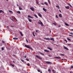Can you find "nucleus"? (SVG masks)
<instances>
[{
    "instance_id": "nucleus-50",
    "label": "nucleus",
    "mask_w": 73,
    "mask_h": 73,
    "mask_svg": "<svg viewBox=\"0 0 73 73\" xmlns=\"http://www.w3.org/2000/svg\"><path fill=\"white\" fill-rule=\"evenodd\" d=\"M71 68H73V66H71Z\"/></svg>"
},
{
    "instance_id": "nucleus-47",
    "label": "nucleus",
    "mask_w": 73,
    "mask_h": 73,
    "mask_svg": "<svg viewBox=\"0 0 73 73\" xmlns=\"http://www.w3.org/2000/svg\"><path fill=\"white\" fill-rule=\"evenodd\" d=\"M70 34H71V35H73V33H70Z\"/></svg>"
},
{
    "instance_id": "nucleus-55",
    "label": "nucleus",
    "mask_w": 73,
    "mask_h": 73,
    "mask_svg": "<svg viewBox=\"0 0 73 73\" xmlns=\"http://www.w3.org/2000/svg\"><path fill=\"white\" fill-rule=\"evenodd\" d=\"M14 19H15V20H17V19H16V18H15V17H14Z\"/></svg>"
},
{
    "instance_id": "nucleus-41",
    "label": "nucleus",
    "mask_w": 73,
    "mask_h": 73,
    "mask_svg": "<svg viewBox=\"0 0 73 73\" xmlns=\"http://www.w3.org/2000/svg\"><path fill=\"white\" fill-rule=\"evenodd\" d=\"M64 41H66V42H67V40L66 39L64 40Z\"/></svg>"
},
{
    "instance_id": "nucleus-56",
    "label": "nucleus",
    "mask_w": 73,
    "mask_h": 73,
    "mask_svg": "<svg viewBox=\"0 0 73 73\" xmlns=\"http://www.w3.org/2000/svg\"><path fill=\"white\" fill-rule=\"evenodd\" d=\"M14 19H15V20H17V19H16V18H15V17H14Z\"/></svg>"
},
{
    "instance_id": "nucleus-7",
    "label": "nucleus",
    "mask_w": 73,
    "mask_h": 73,
    "mask_svg": "<svg viewBox=\"0 0 73 73\" xmlns=\"http://www.w3.org/2000/svg\"><path fill=\"white\" fill-rule=\"evenodd\" d=\"M38 16L40 17H42V15H41V14L40 13H39L38 14Z\"/></svg>"
},
{
    "instance_id": "nucleus-20",
    "label": "nucleus",
    "mask_w": 73,
    "mask_h": 73,
    "mask_svg": "<svg viewBox=\"0 0 73 73\" xmlns=\"http://www.w3.org/2000/svg\"><path fill=\"white\" fill-rule=\"evenodd\" d=\"M34 15L35 17H36L37 19H38V17H37V16L35 14Z\"/></svg>"
},
{
    "instance_id": "nucleus-21",
    "label": "nucleus",
    "mask_w": 73,
    "mask_h": 73,
    "mask_svg": "<svg viewBox=\"0 0 73 73\" xmlns=\"http://www.w3.org/2000/svg\"><path fill=\"white\" fill-rule=\"evenodd\" d=\"M45 40H50V38H45Z\"/></svg>"
},
{
    "instance_id": "nucleus-18",
    "label": "nucleus",
    "mask_w": 73,
    "mask_h": 73,
    "mask_svg": "<svg viewBox=\"0 0 73 73\" xmlns=\"http://www.w3.org/2000/svg\"><path fill=\"white\" fill-rule=\"evenodd\" d=\"M50 40H52V41H54V38H51L50 39Z\"/></svg>"
},
{
    "instance_id": "nucleus-15",
    "label": "nucleus",
    "mask_w": 73,
    "mask_h": 73,
    "mask_svg": "<svg viewBox=\"0 0 73 73\" xmlns=\"http://www.w3.org/2000/svg\"><path fill=\"white\" fill-rule=\"evenodd\" d=\"M59 16L60 17H62V15L61 14H60L59 15Z\"/></svg>"
},
{
    "instance_id": "nucleus-6",
    "label": "nucleus",
    "mask_w": 73,
    "mask_h": 73,
    "mask_svg": "<svg viewBox=\"0 0 73 73\" xmlns=\"http://www.w3.org/2000/svg\"><path fill=\"white\" fill-rule=\"evenodd\" d=\"M44 51L45 52H47V53H49V51L46 50H45Z\"/></svg>"
},
{
    "instance_id": "nucleus-13",
    "label": "nucleus",
    "mask_w": 73,
    "mask_h": 73,
    "mask_svg": "<svg viewBox=\"0 0 73 73\" xmlns=\"http://www.w3.org/2000/svg\"><path fill=\"white\" fill-rule=\"evenodd\" d=\"M44 4H45V5H48V3H47V2H45L44 3Z\"/></svg>"
},
{
    "instance_id": "nucleus-42",
    "label": "nucleus",
    "mask_w": 73,
    "mask_h": 73,
    "mask_svg": "<svg viewBox=\"0 0 73 73\" xmlns=\"http://www.w3.org/2000/svg\"><path fill=\"white\" fill-rule=\"evenodd\" d=\"M68 46H70V45H71V44H68Z\"/></svg>"
},
{
    "instance_id": "nucleus-12",
    "label": "nucleus",
    "mask_w": 73,
    "mask_h": 73,
    "mask_svg": "<svg viewBox=\"0 0 73 73\" xmlns=\"http://www.w3.org/2000/svg\"><path fill=\"white\" fill-rule=\"evenodd\" d=\"M65 8L66 9H69V7L68 6H66L65 7Z\"/></svg>"
},
{
    "instance_id": "nucleus-32",
    "label": "nucleus",
    "mask_w": 73,
    "mask_h": 73,
    "mask_svg": "<svg viewBox=\"0 0 73 73\" xmlns=\"http://www.w3.org/2000/svg\"><path fill=\"white\" fill-rule=\"evenodd\" d=\"M52 24H54V25H56V24L54 23H53Z\"/></svg>"
},
{
    "instance_id": "nucleus-36",
    "label": "nucleus",
    "mask_w": 73,
    "mask_h": 73,
    "mask_svg": "<svg viewBox=\"0 0 73 73\" xmlns=\"http://www.w3.org/2000/svg\"><path fill=\"white\" fill-rule=\"evenodd\" d=\"M36 3H37V4H38V1H36Z\"/></svg>"
},
{
    "instance_id": "nucleus-58",
    "label": "nucleus",
    "mask_w": 73,
    "mask_h": 73,
    "mask_svg": "<svg viewBox=\"0 0 73 73\" xmlns=\"http://www.w3.org/2000/svg\"><path fill=\"white\" fill-rule=\"evenodd\" d=\"M33 35L34 36H35V34H33Z\"/></svg>"
},
{
    "instance_id": "nucleus-61",
    "label": "nucleus",
    "mask_w": 73,
    "mask_h": 73,
    "mask_svg": "<svg viewBox=\"0 0 73 73\" xmlns=\"http://www.w3.org/2000/svg\"><path fill=\"white\" fill-rule=\"evenodd\" d=\"M13 63H15V61H13Z\"/></svg>"
},
{
    "instance_id": "nucleus-3",
    "label": "nucleus",
    "mask_w": 73,
    "mask_h": 73,
    "mask_svg": "<svg viewBox=\"0 0 73 73\" xmlns=\"http://www.w3.org/2000/svg\"><path fill=\"white\" fill-rule=\"evenodd\" d=\"M36 56L38 58H39V59H40V60H42V58L40 57V56L36 55Z\"/></svg>"
},
{
    "instance_id": "nucleus-57",
    "label": "nucleus",
    "mask_w": 73,
    "mask_h": 73,
    "mask_svg": "<svg viewBox=\"0 0 73 73\" xmlns=\"http://www.w3.org/2000/svg\"><path fill=\"white\" fill-rule=\"evenodd\" d=\"M59 12H61V11L60 9H59Z\"/></svg>"
},
{
    "instance_id": "nucleus-17",
    "label": "nucleus",
    "mask_w": 73,
    "mask_h": 73,
    "mask_svg": "<svg viewBox=\"0 0 73 73\" xmlns=\"http://www.w3.org/2000/svg\"><path fill=\"white\" fill-rule=\"evenodd\" d=\"M19 33H20V34L22 36H23V33H22L21 32V31H19Z\"/></svg>"
},
{
    "instance_id": "nucleus-44",
    "label": "nucleus",
    "mask_w": 73,
    "mask_h": 73,
    "mask_svg": "<svg viewBox=\"0 0 73 73\" xmlns=\"http://www.w3.org/2000/svg\"><path fill=\"white\" fill-rule=\"evenodd\" d=\"M56 7H57V8H58L59 6L58 5H57V6H56Z\"/></svg>"
},
{
    "instance_id": "nucleus-26",
    "label": "nucleus",
    "mask_w": 73,
    "mask_h": 73,
    "mask_svg": "<svg viewBox=\"0 0 73 73\" xmlns=\"http://www.w3.org/2000/svg\"><path fill=\"white\" fill-rule=\"evenodd\" d=\"M10 65H11V66H13V67H14V65L12 64L11 63V64H10Z\"/></svg>"
},
{
    "instance_id": "nucleus-37",
    "label": "nucleus",
    "mask_w": 73,
    "mask_h": 73,
    "mask_svg": "<svg viewBox=\"0 0 73 73\" xmlns=\"http://www.w3.org/2000/svg\"><path fill=\"white\" fill-rule=\"evenodd\" d=\"M29 65H30L29 63H28V64H27V66H29Z\"/></svg>"
},
{
    "instance_id": "nucleus-22",
    "label": "nucleus",
    "mask_w": 73,
    "mask_h": 73,
    "mask_svg": "<svg viewBox=\"0 0 73 73\" xmlns=\"http://www.w3.org/2000/svg\"><path fill=\"white\" fill-rule=\"evenodd\" d=\"M19 10H23V9H22V8H21L20 7H19Z\"/></svg>"
},
{
    "instance_id": "nucleus-46",
    "label": "nucleus",
    "mask_w": 73,
    "mask_h": 73,
    "mask_svg": "<svg viewBox=\"0 0 73 73\" xmlns=\"http://www.w3.org/2000/svg\"><path fill=\"white\" fill-rule=\"evenodd\" d=\"M11 20H12V21H13V18H12Z\"/></svg>"
},
{
    "instance_id": "nucleus-4",
    "label": "nucleus",
    "mask_w": 73,
    "mask_h": 73,
    "mask_svg": "<svg viewBox=\"0 0 73 73\" xmlns=\"http://www.w3.org/2000/svg\"><path fill=\"white\" fill-rule=\"evenodd\" d=\"M46 63L48 64H52L51 62L49 61H46Z\"/></svg>"
},
{
    "instance_id": "nucleus-25",
    "label": "nucleus",
    "mask_w": 73,
    "mask_h": 73,
    "mask_svg": "<svg viewBox=\"0 0 73 73\" xmlns=\"http://www.w3.org/2000/svg\"><path fill=\"white\" fill-rule=\"evenodd\" d=\"M60 54V56H65V55L63 54Z\"/></svg>"
},
{
    "instance_id": "nucleus-35",
    "label": "nucleus",
    "mask_w": 73,
    "mask_h": 73,
    "mask_svg": "<svg viewBox=\"0 0 73 73\" xmlns=\"http://www.w3.org/2000/svg\"><path fill=\"white\" fill-rule=\"evenodd\" d=\"M69 36H70V37H73V36L70 35H69Z\"/></svg>"
},
{
    "instance_id": "nucleus-14",
    "label": "nucleus",
    "mask_w": 73,
    "mask_h": 73,
    "mask_svg": "<svg viewBox=\"0 0 73 73\" xmlns=\"http://www.w3.org/2000/svg\"><path fill=\"white\" fill-rule=\"evenodd\" d=\"M47 48L49 49V50H52V49L50 47H47Z\"/></svg>"
},
{
    "instance_id": "nucleus-53",
    "label": "nucleus",
    "mask_w": 73,
    "mask_h": 73,
    "mask_svg": "<svg viewBox=\"0 0 73 73\" xmlns=\"http://www.w3.org/2000/svg\"><path fill=\"white\" fill-rule=\"evenodd\" d=\"M48 2H49V4H50V1H49V0H48Z\"/></svg>"
},
{
    "instance_id": "nucleus-8",
    "label": "nucleus",
    "mask_w": 73,
    "mask_h": 73,
    "mask_svg": "<svg viewBox=\"0 0 73 73\" xmlns=\"http://www.w3.org/2000/svg\"><path fill=\"white\" fill-rule=\"evenodd\" d=\"M64 49H66V50H68V48L64 46Z\"/></svg>"
},
{
    "instance_id": "nucleus-62",
    "label": "nucleus",
    "mask_w": 73,
    "mask_h": 73,
    "mask_svg": "<svg viewBox=\"0 0 73 73\" xmlns=\"http://www.w3.org/2000/svg\"><path fill=\"white\" fill-rule=\"evenodd\" d=\"M2 46V44H0V46Z\"/></svg>"
},
{
    "instance_id": "nucleus-2",
    "label": "nucleus",
    "mask_w": 73,
    "mask_h": 73,
    "mask_svg": "<svg viewBox=\"0 0 73 73\" xmlns=\"http://www.w3.org/2000/svg\"><path fill=\"white\" fill-rule=\"evenodd\" d=\"M38 23L39 24H41V26H43V23H42V22L40 20H39V21L38 22Z\"/></svg>"
},
{
    "instance_id": "nucleus-29",
    "label": "nucleus",
    "mask_w": 73,
    "mask_h": 73,
    "mask_svg": "<svg viewBox=\"0 0 73 73\" xmlns=\"http://www.w3.org/2000/svg\"><path fill=\"white\" fill-rule=\"evenodd\" d=\"M67 39L69 41H71L70 39L69 38H67Z\"/></svg>"
},
{
    "instance_id": "nucleus-31",
    "label": "nucleus",
    "mask_w": 73,
    "mask_h": 73,
    "mask_svg": "<svg viewBox=\"0 0 73 73\" xmlns=\"http://www.w3.org/2000/svg\"><path fill=\"white\" fill-rule=\"evenodd\" d=\"M48 72H51V70H50V69H48Z\"/></svg>"
},
{
    "instance_id": "nucleus-60",
    "label": "nucleus",
    "mask_w": 73,
    "mask_h": 73,
    "mask_svg": "<svg viewBox=\"0 0 73 73\" xmlns=\"http://www.w3.org/2000/svg\"><path fill=\"white\" fill-rule=\"evenodd\" d=\"M11 27H13V26H11Z\"/></svg>"
},
{
    "instance_id": "nucleus-11",
    "label": "nucleus",
    "mask_w": 73,
    "mask_h": 73,
    "mask_svg": "<svg viewBox=\"0 0 73 73\" xmlns=\"http://www.w3.org/2000/svg\"><path fill=\"white\" fill-rule=\"evenodd\" d=\"M28 19L29 20V22H32V20H31V19L29 18H28Z\"/></svg>"
},
{
    "instance_id": "nucleus-39",
    "label": "nucleus",
    "mask_w": 73,
    "mask_h": 73,
    "mask_svg": "<svg viewBox=\"0 0 73 73\" xmlns=\"http://www.w3.org/2000/svg\"><path fill=\"white\" fill-rule=\"evenodd\" d=\"M2 43H5V42H4V41H2Z\"/></svg>"
},
{
    "instance_id": "nucleus-9",
    "label": "nucleus",
    "mask_w": 73,
    "mask_h": 73,
    "mask_svg": "<svg viewBox=\"0 0 73 73\" xmlns=\"http://www.w3.org/2000/svg\"><path fill=\"white\" fill-rule=\"evenodd\" d=\"M55 58H58V59H61V57L60 56H58L57 57H55Z\"/></svg>"
},
{
    "instance_id": "nucleus-51",
    "label": "nucleus",
    "mask_w": 73,
    "mask_h": 73,
    "mask_svg": "<svg viewBox=\"0 0 73 73\" xmlns=\"http://www.w3.org/2000/svg\"><path fill=\"white\" fill-rule=\"evenodd\" d=\"M21 61H22V62H24V60H21Z\"/></svg>"
},
{
    "instance_id": "nucleus-63",
    "label": "nucleus",
    "mask_w": 73,
    "mask_h": 73,
    "mask_svg": "<svg viewBox=\"0 0 73 73\" xmlns=\"http://www.w3.org/2000/svg\"><path fill=\"white\" fill-rule=\"evenodd\" d=\"M31 19H33V17H31Z\"/></svg>"
},
{
    "instance_id": "nucleus-5",
    "label": "nucleus",
    "mask_w": 73,
    "mask_h": 73,
    "mask_svg": "<svg viewBox=\"0 0 73 73\" xmlns=\"http://www.w3.org/2000/svg\"><path fill=\"white\" fill-rule=\"evenodd\" d=\"M30 9H31V10H32V11H34V8H33V7H30Z\"/></svg>"
},
{
    "instance_id": "nucleus-34",
    "label": "nucleus",
    "mask_w": 73,
    "mask_h": 73,
    "mask_svg": "<svg viewBox=\"0 0 73 73\" xmlns=\"http://www.w3.org/2000/svg\"><path fill=\"white\" fill-rule=\"evenodd\" d=\"M26 60L27 61H29V59H26Z\"/></svg>"
},
{
    "instance_id": "nucleus-16",
    "label": "nucleus",
    "mask_w": 73,
    "mask_h": 73,
    "mask_svg": "<svg viewBox=\"0 0 73 73\" xmlns=\"http://www.w3.org/2000/svg\"><path fill=\"white\" fill-rule=\"evenodd\" d=\"M43 10L44 11H45V12H46V9H45L44 8H43Z\"/></svg>"
},
{
    "instance_id": "nucleus-64",
    "label": "nucleus",
    "mask_w": 73,
    "mask_h": 73,
    "mask_svg": "<svg viewBox=\"0 0 73 73\" xmlns=\"http://www.w3.org/2000/svg\"><path fill=\"white\" fill-rule=\"evenodd\" d=\"M71 31H73V29H71Z\"/></svg>"
},
{
    "instance_id": "nucleus-59",
    "label": "nucleus",
    "mask_w": 73,
    "mask_h": 73,
    "mask_svg": "<svg viewBox=\"0 0 73 73\" xmlns=\"http://www.w3.org/2000/svg\"><path fill=\"white\" fill-rule=\"evenodd\" d=\"M62 60H65V59H62Z\"/></svg>"
},
{
    "instance_id": "nucleus-1",
    "label": "nucleus",
    "mask_w": 73,
    "mask_h": 73,
    "mask_svg": "<svg viewBox=\"0 0 73 73\" xmlns=\"http://www.w3.org/2000/svg\"><path fill=\"white\" fill-rule=\"evenodd\" d=\"M25 46L26 47V48H27L30 49H32V48H31V46H29V45H25Z\"/></svg>"
},
{
    "instance_id": "nucleus-33",
    "label": "nucleus",
    "mask_w": 73,
    "mask_h": 73,
    "mask_svg": "<svg viewBox=\"0 0 73 73\" xmlns=\"http://www.w3.org/2000/svg\"><path fill=\"white\" fill-rule=\"evenodd\" d=\"M9 11V12H10V13H12V11Z\"/></svg>"
},
{
    "instance_id": "nucleus-27",
    "label": "nucleus",
    "mask_w": 73,
    "mask_h": 73,
    "mask_svg": "<svg viewBox=\"0 0 73 73\" xmlns=\"http://www.w3.org/2000/svg\"><path fill=\"white\" fill-rule=\"evenodd\" d=\"M68 5H70V6L71 7H72V5H70V3H68Z\"/></svg>"
},
{
    "instance_id": "nucleus-10",
    "label": "nucleus",
    "mask_w": 73,
    "mask_h": 73,
    "mask_svg": "<svg viewBox=\"0 0 73 73\" xmlns=\"http://www.w3.org/2000/svg\"><path fill=\"white\" fill-rule=\"evenodd\" d=\"M13 39V40H18V38H17L14 37Z\"/></svg>"
},
{
    "instance_id": "nucleus-40",
    "label": "nucleus",
    "mask_w": 73,
    "mask_h": 73,
    "mask_svg": "<svg viewBox=\"0 0 73 73\" xmlns=\"http://www.w3.org/2000/svg\"><path fill=\"white\" fill-rule=\"evenodd\" d=\"M52 71H53V72H54V73H55V72H55V71L54 70H52Z\"/></svg>"
},
{
    "instance_id": "nucleus-30",
    "label": "nucleus",
    "mask_w": 73,
    "mask_h": 73,
    "mask_svg": "<svg viewBox=\"0 0 73 73\" xmlns=\"http://www.w3.org/2000/svg\"><path fill=\"white\" fill-rule=\"evenodd\" d=\"M39 53H40V54H42V55H44V54H42V53L41 52H39Z\"/></svg>"
},
{
    "instance_id": "nucleus-45",
    "label": "nucleus",
    "mask_w": 73,
    "mask_h": 73,
    "mask_svg": "<svg viewBox=\"0 0 73 73\" xmlns=\"http://www.w3.org/2000/svg\"><path fill=\"white\" fill-rule=\"evenodd\" d=\"M2 50H4V48H3V47L2 48Z\"/></svg>"
},
{
    "instance_id": "nucleus-38",
    "label": "nucleus",
    "mask_w": 73,
    "mask_h": 73,
    "mask_svg": "<svg viewBox=\"0 0 73 73\" xmlns=\"http://www.w3.org/2000/svg\"><path fill=\"white\" fill-rule=\"evenodd\" d=\"M7 29H9V27L7 26Z\"/></svg>"
},
{
    "instance_id": "nucleus-23",
    "label": "nucleus",
    "mask_w": 73,
    "mask_h": 73,
    "mask_svg": "<svg viewBox=\"0 0 73 73\" xmlns=\"http://www.w3.org/2000/svg\"><path fill=\"white\" fill-rule=\"evenodd\" d=\"M17 13H19V14H20V13H21L20 12V11H18L17 12Z\"/></svg>"
},
{
    "instance_id": "nucleus-19",
    "label": "nucleus",
    "mask_w": 73,
    "mask_h": 73,
    "mask_svg": "<svg viewBox=\"0 0 73 73\" xmlns=\"http://www.w3.org/2000/svg\"><path fill=\"white\" fill-rule=\"evenodd\" d=\"M1 12L4 13V11H3L2 10H0V13H1Z\"/></svg>"
},
{
    "instance_id": "nucleus-43",
    "label": "nucleus",
    "mask_w": 73,
    "mask_h": 73,
    "mask_svg": "<svg viewBox=\"0 0 73 73\" xmlns=\"http://www.w3.org/2000/svg\"><path fill=\"white\" fill-rule=\"evenodd\" d=\"M38 72H40V70H38Z\"/></svg>"
},
{
    "instance_id": "nucleus-54",
    "label": "nucleus",
    "mask_w": 73,
    "mask_h": 73,
    "mask_svg": "<svg viewBox=\"0 0 73 73\" xmlns=\"http://www.w3.org/2000/svg\"><path fill=\"white\" fill-rule=\"evenodd\" d=\"M26 40L27 42H28V40H27V39Z\"/></svg>"
},
{
    "instance_id": "nucleus-24",
    "label": "nucleus",
    "mask_w": 73,
    "mask_h": 73,
    "mask_svg": "<svg viewBox=\"0 0 73 73\" xmlns=\"http://www.w3.org/2000/svg\"><path fill=\"white\" fill-rule=\"evenodd\" d=\"M65 25H66V26H69V25H68V24H67V23H65Z\"/></svg>"
},
{
    "instance_id": "nucleus-28",
    "label": "nucleus",
    "mask_w": 73,
    "mask_h": 73,
    "mask_svg": "<svg viewBox=\"0 0 73 73\" xmlns=\"http://www.w3.org/2000/svg\"><path fill=\"white\" fill-rule=\"evenodd\" d=\"M28 17H29V18H31V17L30 15H28Z\"/></svg>"
},
{
    "instance_id": "nucleus-52",
    "label": "nucleus",
    "mask_w": 73,
    "mask_h": 73,
    "mask_svg": "<svg viewBox=\"0 0 73 73\" xmlns=\"http://www.w3.org/2000/svg\"><path fill=\"white\" fill-rule=\"evenodd\" d=\"M41 4H42V5H44V3H41Z\"/></svg>"
},
{
    "instance_id": "nucleus-48",
    "label": "nucleus",
    "mask_w": 73,
    "mask_h": 73,
    "mask_svg": "<svg viewBox=\"0 0 73 73\" xmlns=\"http://www.w3.org/2000/svg\"><path fill=\"white\" fill-rule=\"evenodd\" d=\"M24 58H26V57H27V55L25 56H24Z\"/></svg>"
},
{
    "instance_id": "nucleus-49",
    "label": "nucleus",
    "mask_w": 73,
    "mask_h": 73,
    "mask_svg": "<svg viewBox=\"0 0 73 73\" xmlns=\"http://www.w3.org/2000/svg\"><path fill=\"white\" fill-rule=\"evenodd\" d=\"M56 18H58V17L57 16V15H56Z\"/></svg>"
}]
</instances>
